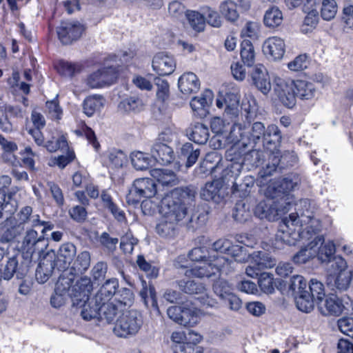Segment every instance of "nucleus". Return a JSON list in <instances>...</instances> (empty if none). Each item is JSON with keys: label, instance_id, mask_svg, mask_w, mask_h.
Returning a JSON list of instances; mask_svg holds the SVG:
<instances>
[{"label": "nucleus", "instance_id": "393cba45", "mask_svg": "<svg viewBox=\"0 0 353 353\" xmlns=\"http://www.w3.org/2000/svg\"><path fill=\"white\" fill-rule=\"evenodd\" d=\"M317 254L316 256L321 263H331L334 261L337 256H334L336 252V246L332 241H325L323 236V241L319 243L316 248Z\"/></svg>", "mask_w": 353, "mask_h": 353}, {"label": "nucleus", "instance_id": "4468645a", "mask_svg": "<svg viewBox=\"0 0 353 353\" xmlns=\"http://www.w3.org/2000/svg\"><path fill=\"white\" fill-rule=\"evenodd\" d=\"M152 67L159 76H168L175 70L176 61L172 55L166 52H159L153 57Z\"/></svg>", "mask_w": 353, "mask_h": 353}, {"label": "nucleus", "instance_id": "f8f14e48", "mask_svg": "<svg viewBox=\"0 0 353 353\" xmlns=\"http://www.w3.org/2000/svg\"><path fill=\"white\" fill-rule=\"evenodd\" d=\"M269 160L272 165H267L264 170V174L266 175L272 174L277 168L283 169L294 165L298 161V157L294 151L287 150L282 154L279 151H272L270 154Z\"/></svg>", "mask_w": 353, "mask_h": 353}, {"label": "nucleus", "instance_id": "e2e57ef3", "mask_svg": "<svg viewBox=\"0 0 353 353\" xmlns=\"http://www.w3.org/2000/svg\"><path fill=\"white\" fill-rule=\"evenodd\" d=\"M310 291L311 292V296L318 303L322 301L325 297V290L323 284L319 281L316 279L310 280Z\"/></svg>", "mask_w": 353, "mask_h": 353}, {"label": "nucleus", "instance_id": "6ab92c4d", "mask_svg": "<svg viewBox=\"0 0 353 353\" xmlns=\"http://www.w3.org/2000/svg\"><path fill=\"white\" fill-rule=\"evenodd\" d=\"M263 50L272 59L279 60L283 57L285 52L284 41L278 37H270L264 42Z\"/></svg>", "mask_w": 353, "mask_h": 353}, {"label": "nucleus", "instance_id": "a18cd8bd", "mask_svg": "<svg viewBox=\"0 0 353 353\" xmlns=\"http://www.w3.org/2000/svg\"><path fill=\"white\" fill-rule=\"evenodd\" d=\"M314 301L315 300L307 292L295 296L296 307L300 311L305 313H309L314 309Z\"/></svg>", "mask_w": 353, "mask_h": 353}, {"label": "nucleus", "instance_id": "c85d7f7f", "mask_svg": "<svg viewBox=\"0 0 353 353\" xmlns=\"http://www.w3.org/2000/svg\"><path fill=\"white\" fill-rule=\"evenodd\" d=\"M281 140V132L279 127L274 124L268 125L265 131L264 146L274 151L280 145Z\"/></svg>", "mask_w": 353, "mask_h": 353}, {"label": "nucleus", "instance_id": "72a5a7b5", "mask_svg": "<svg viewBox=\"0 0 353 353\" xmlns=\"http://www.w3.org/2000/svg\"><path fill=\"white\" fill-rule=\"evenodd\" d=\"M99 305L100 319L105 320L108 323H112L120 310L119 306L112 300L98 304Z\"/></svg>", "mask_w": 353, "mask_h": 353}, {"label": "nucleus", "instance_id": "473e14b6", "mask_svg": "<svg viewBox=\"0 0 353 353\" xmlns=\"http://www.w3.org/2000/svg\"><path fill=\"white\" fill-rule=\"evenodd\" d=\"M186 132L189 139L198 144H205L209 138L208 128L200 123L189 128Z\"/></svg>", "mask_w": 353, "mask_h": 353}, {"label": "nucleus", "instance_id": "39448f33", "mask_svg": "<svg viewBox=\"0 0 353 353\" xmlns=\"http://www.w3.org/2000/svg\"><path fill=\"white\" fill-rule=\"evenodd\" d=\"M274 92L280 101L287 108L296 104V97L301 100H311L316 94L314 85L303 80L294 81L275 76L273 79Z\"/></svg>", "mask_w": 353, "mask_h": 353}, {"label": "nucleus", "instance_id": "09e8293b", "mask_svg": "<svg viewBox=\"0 0 353 353\" xmlns=\"http://www.w3.org/2000/svg\"><path fill=\"white\" fill-rule=\"evenodd\" d=\"M236 5L231 1H225L221 3L219 9L222 15L230 21H235L239 14L236 10Z\"/></svg>", "mask_w": 353, "mask_h": 353}, {"label": "nucleus", "instance_id": "0eeeda50", "mask_svg": "<svg viewBox=\"0 0 353 353\" xmlns=\"http://www.w3.org/2000/svg\"><path fill=\"white\" fill-rule=\"evenodd\" d=\"M347 268V263L341 256L335 258L328 269L327 285L341 291L346 290L352 276V272Z\"/></svg>", "mask_w": 353, "mask_h": 353}, {"label": "nucleus", "instance_id": "8fccbe9b", "mask_svg": "<svg viewBox=\"0 0 353 353\" xmlns=\"http://www.w3.org/2000/svg\"><path fill=\"white\" fill-rule=\"evenodd\" d=\"M83 303L81 316L83 319L90 320L94 318L100 319L99 305L97 304L96 300H94V304H92V301H89V299Z\"/></svg>", "mask_w": 353, "mask_h": 353}, {"label": "nucleus", "instance_id": "4c0bfd02", "mask_svg": "<svg viewBox=\"0 0 353 353\" xmlns=\"http://www.w3.org/2000/svg\"><path fill=\"white\" fill-rule=\"evenodd\" d=\"M200 311L194 307L183 306L180 325L192 327L196 325L200 319Z\"/></svg>", "mask_w": 353, "mask_h": 353}, {"label": "nucleus", "instance_id": "9d476101", "mask_svg": "<svg viewBox=\"0 0 353 353\" xmlns=\"http://www.w3.org/2000/svg\"><path fill=\"white\" fill-rule=\"evenodd\" d=\"M158 192V188L152 179L140 178L136 179L126 196L129 204H138L143 198H152Z\"/></svg>", "mask_w": 353, "mask_h": 353}, {"label": "nucleus", "instance_id": "f03ea898", "mask_svg": "<svg viewBox=\"0 0 353 353\" xmlns=\"http://www.w3.org/2000/svg\"><path fill=\"white\" fill-rule=\"evenodd\" d=\"M294 205L296 212L291 213L279 224L276 243L294 245L300 241L312 239L321 228L319 220L314 217L308 199H301Z\"/></svg>", "mask_w": 353, "mask_h": 353}, {"label": "nucleus", "instance_id": "2f4dec72", "mask_svg": "<svg viewBox=\"0 0 353 353\" xmlns=\"http://www.w3.org/2000/svg\"><path fill=\"white\" fill-rule=\"evenodd\" d=\"M240 152H241V162L247 170H250L263 164L265 156L262 151L252 150L243 154L241 149Z\"/></svg>", "mask_w": 353, "mask_h": 353}, {"label": "nucleus", "instance_id": "c756f323", "mask_svg": "<svg viewBox=\"0 0 353 353\" xmlns=\"http://www.w3.org/2000/svg\"><path fill=\"white\" fill-rule=\"evenodd\" d=\"M221 183L219 180H214L212 182H208L201 189L200 196L203 200L219 203L221 201L219 192Z\"/></svg>", "mask_w": 353, "mask_h": 353}, {"label": "nucleus", "instance_id": "338daca9", "mask_svg": "<svg viewBox=\"0 0 353 353\" xmlns=\"http://www.w3.org/2000/svg\"><path fill=\"white\" fill-rule=\"evenodd\" d=\"M273 284L274 282L272 274L266 272L261 274L259 279V285L263 292L266 294L272 293L274 290Z\"/></svg>", "mask_w": 353, "mask_h": 353}, {"label": "nucleus", "instance_id": "a211bd4d", "mask_svg": "<svg viewBox=\"0 0 353 353\" xmlns=\"http://www.w3.org/2000/svg\"><path fill=\"white\" fill-rule=\"evenodd\" d=\"M252 79L254 85L263 94L267 95L271 90L270 79L268 71L263 65H256L252 73Z\"/></svg>", "mask_w": 353, "mask_h": 353}, {"label": "nucleus", "instance_id": "603ef678", "mask_svg": "<svg viewBox=\"0 0 353 353\" xmlns=\"http://www.w3.org/2000/svg\"><path fill=\"white\" fill-rule=\"evenodd\" d=\"M18 268V261L16 257L9 258L3 269H0V281H9L16 273Z\"/></svg>", "mask_w": 353, "mask_h": 353}, {"label": "nucleus", "instance_id": "680f3d73", "mask_svg": "<svg viewBox=\"0 0 353 353\" xmlns=\"http://www.w3.org/2000/svg\"><path fill=\"white\" fill-rule=\"evenodd\" d=\"M213 290L221 299L232 293V286L223 279H219L213 284Z\"/></svg>", "mask_w": 353, "mask_h": 353}, {"label": "nucleus", "instance_id": "5701e85b", "mask_svg": "<svg viewBox=\"0 0 353 353\" xmlns=\"http://www.w3.org/2000/svg\"><path fill=\"white\" fill-rule=\"evenodd\" d=\"M180 91L186 95L196 92L200 88V81L196 75L191 72L183 74L178 80Z\"/></svg>", "mask_w": 353, "mask_h": 353}, {"label": "nucleus", "instance_id": "4be33fe9", "mask_svg": "<svg viewBox=\"0 0 353 353\" xmlns=\"http://www.w3.org/2000/svg\"><path fill=\"white\" fill-rule=\"evenodd\" d=\"M118 288V279L112 278L106 280L94 296L97 304H101V303L105 301H112V297L115 296Z\"/></svg>", "mask_w": 353, "mask_h": 353}, {"label": "nucleus", "instance_id": "de8ad7c7", "mask_svg": "<svg viewBox=\"0 0 353 353\" xmlns=\"http://www.w3.org/2000/svg\"><path fill=\"white\" fill-rule=\"evenodd\" d=\"M241 57L244 64L252 66L254 62L255 52L252 43L244 40L241 45Z\"/></svg>", "mask_w": 353, "mask_h": 353}, {"label": "nucleus", "instance_id": "37998d69", "mask_svg": "<svg viewBox=\"0 0 353 353\" xmlns=\"http://www.w3.org/2000/svg\"><path fill=\"white\" fill-rule=\"evenodd\" d=\"M338 12V6L335 0H323L321 7V16L325 21H331L335 18Z\"/></svg>", "mask_w": 353, "mask_h": 353}, {"label": "nucleus", "instance_id": "58836bf2", "mask_svg": "<svg viewBox=\"0 0 353 353\" xmlns=\"http://www.w3.org/2000/svg\"><path fill=\"white\" fill-rule=\"evenodd\" d=\"M254 261V264L258 265V268L261 270L267 268H272L276 265L275 259L269 256L265 252L257 251L250 254V259Z\"/></svg>", "mask_w": 353, "mask_h": 353}, {"label": "nucleus", "instance_id": "052dcab7", "mask_svg": "<svg viewBox=\"0 0 353 353\" xmlns=\"http://www.w3.org/2000/svg\"><path fill=\"white\" fill-rule=\"evenodd\" d=\"M261 30V25L259 22L248 21L241 30L243 37H249L253 40L259 38Z\"/></svg>", "mask_w": 353, "mask_h": 353}, {"label": "nucleus", "instance_id": "774afa93", "mask_svg": "<svg viewBox=\"0 0 353 353\" xmlns=\"http://www.w3.org/2000/svg\"><path fill=\"white\" fill-rule=\"evenodd\" d=\"M341 21L345 28L353 29V5H345L342 9Z\"/></svg>", "mask_w": 353, "mask_h": 353}, {"label": "nucleus", "instance_id": "ddd939ff", "mask_svg": "<svg viewBox=\"0 0 353 353\" xmlns=\"http://www.w3.org/2000/svg\"><path fill=\"white\" fill-rule=\"evenodd\" d=\"M83 31L84 26L77 21H63L57 30L59 39L63 44H69L77 40Z\"/></svg>", "mask_w": 353, "mask_h": 353}, {"label": "nucleus", "instance_id": "79ce46f5", "mask_svg": "<svg viewBox=\"0 0 353 353\" xmlns=\"http://www.w3.org/2000/svg\"><path fill=\"white\" fill-rule=\"evenodd\" d=\"M10 196H6L5 190L0 188V222L3 219L9 220L16 210L15 208L10 204Z\"/></svg>", "mask_w": 353, "mask_h": 353}, {"label": "nucleus", "instance_id": "bb28decb", "mask_svg": "<svg viewBox=\"0 0 353 353\" xmlns=\"http://www.w3.org/2000/svg\"><path fill=\"white\" fill-rule=\"evenodd\" d=\"M54 268H56V265L52 257L48 254L46 257L40 261L36 270L35 276L37 281L40 283H46L52 275Z\"/></svg>", "mask_w": 353, "mask_h": 353}, {"label": "nucleus", "instance_id": "4d7b16f0", "mask_svg": "<svg viewBox=\"0 0 353 353\" xmlns=\"http://www.w3.org/2000/svg\"><path fill=\"white\" fill-rule=\"evenodd\" d=\"M141 106V102L139 99L129 97L120 102L119 109L124 112H137L140 110Z\"/></svg>", "mask_w": 353, "mask_h": 353}, {"label": "nucleus", "instance_id": "20e7f679", "mask_svg": "<svg viewBox=\"0 0 353 353\" xmlns=\"http://www.w3.org/2000/svg\"><path fill=\"white\" fill-rule=\"evenodd\" d=\"M192 261L199 262L190 269H186L184 274L186 277L196 276L199 278L210 277L219 272L228 274L232 261L227 257L217 254H212L206 248L198 247L193 248L188 254Z\"/></svg>", "mask_w": 353, "mask_h": 353}, {"label": "nucleus", "instance_id": "2eb2a0df", "mask_svg": "<svg viewBox=\"0 0 353 353\" xmlns=\"http://www.w3.org/2000/svg\"><path fill=\"white\" fill-rule=\"evenodd\" d=\"M92 288V283L90 278L84 276L78 280L70 290V298L73 304L79 305L81 302L88 301Z\"/></svg>", "mask_w": 353, "mask_h": 353}, {"label": "nucleus", "instance_id": "412c9836", "mask_svg": "<svg viewBox=\"0 0 353 353\" xmlns=\"http://www.w3.org/2000/svg\"><path fill=\"white\" fill-rule=\"evenodd\" d=\"M323 241V236H316L306 246L302 248L293 256V261L295 263H305L310 259L316 257L317 254L316 248L319 243Z\"/></svg>", "mask_w": 353, "mask_h": 353}, {"label": "nucleus", "instance_id": "9b49d317", "mask_svg": "<svg viewBox=\"0 0 353 353\" xmlns=\"http://www.w3.org/2000/svg\"><path fill=\"white\" fill-rule=\"evenodd\" d=\"M119 65H107L91 73L85 80L86 85L90 88H99L112 84L117 78Z\"/></svg>", "mask_w": 353, "mask_h": 353}, {"label": "nucleus", "instance_id": "cd10ccee", "mask_svg": "<svg viewBox=\"0 0 353 353\" xmlns=\"http://www.w3.org/2000/svg\"><path fill=\"white\" fill-rule=\"evenodd\" d=\"M150 174L162 186H173L177 183V178L174 172L168 169L154 168Z\"/></svg>", "mask_w": 353, "mask_h": 353}, {"label": "nucleus", "instance_id": "a19ab883", "mask_svg": "<svg viewBox=\"0 0 353 353\" xmlns=\"http://www.w3.org/2000/svg\"><path fill=\"white\" fill-rule=\"evenodd\" d=\"M228 254L231 256V257L234 259V261H232L227 258L229 261H232L231 265L229 266L230 271L228 272V274L230 272L233 268L234 261L245 263L248 261L250 259V254L247 252L245 248L239 245L232 244V247L230 249Z\"/></svg>", "mask_w": 353, "mask_h": 353}, {"label": "nucleus", "instance_id": "864d4df0", "mask_svg": "<svg viewBox=\"0 0 353 353\" xmlns=\"http://www.w3.org/2000/svg\"><path fill=\"white\" fill-rule=\"evenodd\" d=\"M187 18L191 27L197 32H201L205 28V19L203 13L196 11H188Z\"/></svg>", "mask_w": 353, "mask_h": 353}, {"label": "nucleus", "instance_id": "aec40b11", "mask_svg": "<svg viewBox=\"0 0 353 353\" xmlns=\"http://www.w3.org/2000/svg\"><path fill=\"white\" fill-rule=\"evenodd\" d=\"M150 152L156 161L162 165L170 164L175 158L172 148L162 142H155Z\"/></svg>", "mask_w": 353, "mask_h": 353}, {"label": "nucleus", "instance_id": "f257e3e1", "mask_svg": "<svg viewBox=\"0 0 353 353\" xmlns=\"http://www.w3.org/2000/svg\"><path fill=\"white\" fill-rule=\"evenodd\" d=\"M299 180L296 176H288L279 179L271 180L261 187L260 192L265 199L256 205L254 213L261 219L274 221L288 212L294 204V199L290 193L298 185Z\"/></svg>", "mask_w": 353, "mask_h": 353}, {"label": "nucleus", "instance_id": "ea45409f", "mask_svg": "<svg viewBox=\"0 0 353 353\" xmlns=\"http://www.w3.org/2000/svg\"><path fill=\"white\" fill-rule=\"evenodd\" d=\"M130 160L132 166L137 170L148 169L152 161L148 154L141 151L132 152L130 154Z\"/></svg>", "mask_w": 353, "mask_h": 353}, {"label": "nucleus", "instance_id": "e433bc0d", "mask_svg": "<svg viewBox=\"0 0 353 353\" xmlns=\"http://www.w3.org/2000/svg\"><path fill=\"white\" fill-rule=\"evenodd\" d=\"M113 301L119 306L120 310L125 307H130L134 301V295L132 291L127 288H122L118 290Z\"/></svg>", "mask_w": 353, "mask_h": 353}, {"label": "nucleus", "instance_id": "f3484780", "mask_svg": "<svg viewBox=\"0 0 353 353\" xmlns=\"http://www.w3.org/2000/svg\"><path fill=\"white\" fill-rule=\"evenodd\" d=\"M75 255L76 247L70 243H64L60 247L53 262L59 270H63L69 267Z\"/></svg>", "mask_w": 353, "mask_h": 353}, {"label": "nucleus", "instance_id": "7ed1b4c3", "mask_svg": "<svg viewBox=\"0 0 353 353\" xmlns=\"http://www.w3.org/2000/svg\"><path fill=\"white\" fill-rule=\"evenodd\" d=\"M195 197L190 188H176L165 194L159 212L161 215L156 226L157 232L163 237L175 234L176 226L187 216V204Z\"/></svg>", "mask_w": 353, "mask_h": 353}, {"label": "nucleus", "instance_id": "6e6552de", "mask_svg": "<svg viewBox=\"0 0 353 353\" xmlns=\"http://www.w3.org/2000/svg\"><path fill=\"white\" fill-rule=\"evenodd\" d=\"M142 324V316L138 311H125L117 319L113 332L119 337L133 336L139 332Z\"/></svg>", "mask_w": 353, "mask_h": 353}, {"label": "nucleus", "instance_id": "1a4fd4ad", "mask_svg": "<svg viewBox=\"0 0 353 353\" xmlns=\"http://www.w3.org/2000/svg\"><path fill=\"white\" fill-rule=\"evenodd\" d=\"M45 235L41 234L39 236L33 228L26 230L21 247L24 259L30 261L34 254L39 255L47 248L48 243Z\"/></svg>", "mask_w": 353, "mask_h": 353}, {"label": "nucleus", "instance_id": "3c124183", "mask_svg": "<svg viewBox=\"0 0 353 353\" xmlns=\"http://www.w3.org/2000/svg\"><path fill=\"white\" fill-rule=\"evenodd\" d=\"M127 161V156L119 150H111L108 155V164L112 168H121Z\"/></svg>", "mask_w": 353, "mask_h": 353}, {"label": "nucleus", "instance_id": "0e129e2a", "mask_svg": "<svg viewBox=\"0 0 353 353\" xmlns=\"http://www.w3.org/2000/svg\"><path fill=\"white\" fill-rule=\"evenodd\" d=\"M57 70L63 76L72 77L81 71V66L76 63L61 61L57 66Z\"/></svg>", "mask_w": 353, "mask_h": 353}, {"label": "nucleus", "instance_id": "69168bd1", "mask_svg": "<svg viewBox=\"0 0 353 353\" xmlns=\"http://www.w3.org/2000/svg\"><path fill=\"white\" fill-rule=\"evenodd\" d=\"M137 263L139 268L145 272L148 277L151 279L157 277L159 274V270L157 268L152 266L150 263L145 261L143 256H138Z\"/></svg>", "mask_w": 353, "mask_h": 353}, {"label": "nucleus", "instance_id": "b1692460", "mask_svg": "<svg viewBox=\"0 0 353 353\" xmlns=\"http://www.w3.org/2000/svg\"><path fill=\"white\" fill-rule=\"evenodd\" d=\"M317 304L321 313L324 316L339 315L343 308L341 301L334 295L327 296L325 300L322 299Z\"/></svg>", "mask_w": 353, "mask_h": 353}, {"label": "nucleus", "instance_id": "dca6fc26", "mask_svg": "<svg viewBox=\"0 0 353 353\" xmlns=\"http://www.w3.org/2000/svg\"><path fill=\"white\" fill-rule=\"evenodd\" d=\"M212 92L206 90L201 95L192 98L190 105L194 113L202 118L208 114L209 108L212 103Z\"/></svg>", "mask_w": 353, "mask_h": 353}, {"label": "nucleus", "instance_id": "bf43d9fd", "mask_svg": "<svg viewBox=\"0 0 353 353\" xmlns=\"http://www.w3.org/2000/svg\"><path fill=\"white\" fill-rule=\"evenodd\" d=\"M205 23H208L210 26L214 28H219L221 26V19L219 13L210 7L202 8Z\"/></svg>", "mask_w": 353, "mask_h": 353}, {"label": "nucleus", "instance_id": "13d9d810", "mask_svg": "<svg viewBox=\"0 0 353 353\" xmlns=\"http://www.w3.org/2000/svg\"><path fill=\"white\" fill-rule=\"evenodd\" d=\"M221 158L218 153L213 152L206 155L203 165L206 167L207 170H210L212 174H214L221 168Z\"/></svg>", "mask_w": 353, "mask_h": 353}, {"label": "nucleus", "instance_id": "49530a36", "mask_svg": "<svg viewBox=\"0 0 353 353\" xmlns=\"http://www.w3.org/2000/svg\"><path fill=\"white\" fill-rule=\"evenodd\" d=\"M200 154V150L193 148L191 143H185L180 149V155L187 159V167H190L196 163Z\"/></svg>", "mask_w": 353, "mask_h": 353}, {"label": "nucleus", "instance_id": "a878e982", "mask_svg": "<svg viewBox=\"0 0 353 353\" xmlns=\"http://www.w3.org/2000/svg\"><path fill=\"white\" fill-rule=\"evenodd\" d=\"M235 125H240L241 127L243 134L242 137H239V139H241L242 137L248 139L249 140L248 146L251 143H256L261 138L264 139L265 128L264 124L261 122L254 123L250 131H248L244 127L239 123L234 124L231 130Z\"/></svg>", "mask_w": 353, "mask_h": 353}, {"label": "nucleus", "instance_id": "c9c22d12", "mask_svg": "<svg viewBox=\"0 0 353 353\" xmlns=\"http://www.w3.org/2000/svg\"><path fill=\"white\" fill-rule=\"evenodd\" d=\"M105 104V99L100 95H94L86 98L83 102V112L88 117H92L100 110Z\"/></svg>", "mask_w": 353, "mask_h": 353}, {"label": "nucleus", "instance_id": "f704fd0d", "mask_svg": "<svg viewBox=\"0 0 353 353\" xmlns=\"http://www.w3.org/2000/svg\"><path fill=\"white\" fill-rule=\"evenodd\" d=\"M283 21V13L279 8L272 6L265 12L263 23L266 27L270 28H276L282 23Z\"/></svg>", "mask_w": 353, "mask_h": 353}, {"label": "nucleus", "instance_id": "423d86ee", "mask_svg": "<svg viewBox=\"0 0 353 353\" xmlns=\"http://www.w3.org/2000/svg\"><path fill=\"white\" fill-rule=\"evenodd\" d=\"M243 132L240 125H235L230 130V134L227 137L228 143L232 145L226 151V159L228 161L225 168L223 170L221 179L223 181H235L240 175L243 168L241 162V152L240 150L248 147L249 140L244 137L239 139V137H242ZM234 183V181H232Z\"/></svg>", "mask_w": 353, "mask_h": 353}, {"label": "nucleus", "instance_id": "7c9ffc66", "mask_svg": "<svg viewBox=\"0 0 353 353\" xmlns=\"http://www.w3.org/2000/svg\"><path fill=\"white\" fill-rule=\"evenodd\" d=\"M179 289L185 293L190 294H201V299L204 300V296H206V289L201 283H196L194 281L188 279H181L178 281ZM203 304L209 305V302L203 301Z\"/></svg>", "mask_w": 353, "mask_h": 353}, {"label": "nucleus", "instance_id": "6e6d98bb", "mask_svg": "<svg viewBox=\"0 0 353 353\" xmlns=\"http://www.w3.org/2000/svg\"><path fill=\"white\" fill-rule=\"evenodd\" d=\"M165 196H162L161 194H157L152 198H145L141 202V209L145 214H151L159 207V204L161 205V200Z\"/></svg>", "mask_w": 353, "mask_h": 353}, {"label": "nucleus", "instance_id": "5fc2aeb1", "mask_svg": "<svg viewBox=\"0 0 353 353\" xmlns=\"http://www.w3.org/2000/svg\"><path fill=\"white\" fill-rule=\"evenodd\" d=\"M306 280L301 275L293 276L290 281L289 289L293 292L294 296L306 292Z\"/></svg>", "mask_w": 353, "mask_h": 353}, {"label": "nucleus", "instance_id": "c03bdc74", "mask_svg": "<svg viewBox=\"0 0 353 353\" xmlns=\"http://www.w3.org/2000/svg\"><path fill=\"white\" fill-rule=\"evenodd\" d=\"M239 98L234 94H227L223 101L221 99L216 100V105L219 108H222L225 105V111L232 114L237 113V108L239 105Z\"/></svg>", "mask_w": 353, "mask_h": 353}]
</instances>
